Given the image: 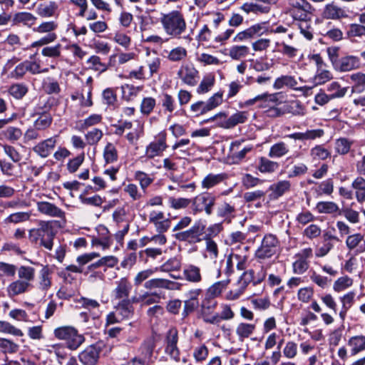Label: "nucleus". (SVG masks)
<instances>
[{
  "mask_svg": "<svg viewBox=\"0 0 365 365\" xmlns=\"http://www.w3.org/2000/svg\"><path fill=\"white\" fill-rule=\"evenodd\" d=\"M289 151L287 145L284 142L280 141L270 147L268 156L272 158H280L286 155Z\"/></svg>",
  "mask_w": 365,
  "mask_h": 365,
  "instance_id": "nucleus-49",
  "label": "nucleus"
},
{
  "mask_svg": "<svg viewBox=\"0 0 365 365\" xmlns=\"http://www.w3.org/2000/svg\"><path fill=\"white\" fill-rule=\"evenodd\" d=\"M58 135H55L38 142L34 148V152L43 158L48 157L57 144Z\"/></svg>",
  "mask_w": 365,
  "mask_h": 365,
  "instance_id": "nucleus-17",
  "label": "nucleus"
},
{
  "mask_svg": "<svg viewBox=\"0 0 365 365\" xmlns=\"http://www.w3.org/2000/svg\"><path fill=\"white\" fill-rule=\"evenodd\" d=\"M123 191L128 195L133 201L140 200L145 194L143 191H140L138 185L134 183L124 185Z\"/></svg>",
  "mask_w": 365,
  "mask_h": 365,
  "instance_id": "nucleus-59",
  "label": "nucleus"
},
{
  "mask_svg": "<svg viewBox=\"0 0 365 365\" xmlns=\"http://www.w3.org/2000/svg\"><path fill=\"white\" fill-rule=\"evenodd\" d=\"M33 288L32 284L16 279L11 282L6 287V293L9 298L29 292Z\"/></svg>",
  "mask_w": 365,
  "mask_h": 365,
  "instance_id": "nucleus-24",
  "label": "nucleus"
},
{
  "mask_svg": "<svg viewBox=\"0 0 365 365\" xmlns=\"http://www.w3.org/2000/svg\"><path fill=\"white\" fill-rule=\"evenodd\" d=\"M185 278L187 281L198 283L202 280L200 269L194 264H187L183 270Z\"/></svg>",
  "mask_w": 365,
  "mask_h": 365,
  "instance_id": "nucleus-42",
  "label": "nucleus"
},
{
  "mask_svg": "<svg viewBox=\"0 0 365 365\" xmlns=\"http://www.w3.org/2000/svg\"><path fill=\"white\" fill-rule=\"evenodd\" d=\"M267 26L266 23L255 24L249 28L237 33L232 39L233 42H243L249 39L259 37L266 34Z\"/></svg>",
  "mask_w": 365,
  "mask_h": 365,
  "instance_id": "nucleus-11",
  "label": "nucleus"
},
{
  "mask_svg": "<svg viewBox=\"0 0 365 365\" xmlns=\"http://www.w3.org/2000/svg\"><path fill=\"white\" fill-rule=\"evenodd\" d=\"M250 113L247 111H237L231 115L224 123L223 127L227 129L232 128L238 124H242L247 121Z\"/></svg>",
  "mask_w": 365,
  "mask_h": 365,
  "instance_id": "nucleus-33",
  "label": "nucleus"
},
{
  "mask_svg": "<svg viewBox=\"0 0 365 365\" xmlns=\"http://www.w3.org/2000/svg\"><path fill=\"white\" fill-rule=\"evenodd\" d=\"M278 246L277 238L272 234L265 235L260 247L255 252V257L259 259H266L276 254Z\"/></svg>",
  "mask_w": 365,
  "mask_h": 365,
  "instance_id": "nucleus-9",
  "label": "nucleus"
},
{
  "mask_svg": "<svg viewBox=\"0 0 365 365\" xmlns=\"http://www.w3.org/2000/svg\"><path fill=\"white\" fill-rule=\"evenodd\" d=\"M315 210L319 214L339 215V207L336 203L332 201L318 202L315 206Z\"/></svg>",
  "mask_w": 365,
  "mask_h": 365,
  "instance_id": "nucleus-39",
  "label": "nucleus"
},
{
  "mask_svg": "<svg viewBox=\"0 0 365 365\" xmlns=\"http://www.w3.org/2000/svg\"><path fill=\"white\" fill-rule=\"evenodd\" d=\"M279 167L278 163L270 160L265 157H261L259 159L257 170L262 173H272Z\"/></svg>",
  "mask_w": 365,
  "mask_h": 365,
  "instance_id": "nucleus-47",
  "label": "nucleus"
},
{
  "mask_svg": "<svg viewBox=\"0 0 365 365\" xmlns=\"http://www.w3.org/2000/svg\"><path fill=\"white\" fill-rule=\"evenodd\" d=\"M314 59L317 66V72L313 78L314 83L316 86L324 84L332 78V74L329 71L324 68L325 64L319 55H315Z\"/></svg>",
  "mask_w": 365,
  "mask_h": 365,
  "instance_id": "nucleus-21",
  "label": "nucleus"
},
{
  "mask_svg": "<svg viewBox=\"0 0 365 365\" xmlns=\"http://www.w3.org/2000/svg\"><path fill=\"white\" fill-rule=\"evenodd\" d=\"M220 308V313H215L213 318L210 320L211 324H219L222 320H231L235 317V313L230 304H222Z\"/></svg>",
  "mask_w": 365,
  "mask_h": 365,
  "instance_id": "nucleus-34",
  "label": "nucleus"
},
{
  "mask_svg": "<svg viewBox=\"0 0 365 365\" xmlns=\"http://www.w3.org/2000/svg\"><path fill=\"white\" fill-rule=\"evenodd\" d=\"M241 145V142L236 140L232 142L230 145V150L232 152V157L238 160H242L246 156V155L250 153L253 147L252 145H247L243 148L242 150L237 151Z\"/></svg>",
  "mask_w": 365,
  "mask_h": 365,
  "instance_id": "nucleus-57",
  "label": "nucleus"
},
{
  "mask_svg": "<svg viewBox=\"0 0 365 365\" xmlns=\"http://www.w3.org/2000/svg\"><path fill=\"white\" fill-rule=\"evenodd\" d=\"M223 101V91L214 93L207 101H198L191 104L190 111L195 116L198 117L212 110L222 104Z\"/></svg>",
  "mask_w": 365,
  "mask_h": 365,
  "instance_id": "nucleus-5",
  "label": "nucleus"
},
{
  "mask_svg": "<svg viewBox=\"0 0 365 365\" xmlns=\"http://www.w3.org/2000/svg\"><path fill=\"white\" fill-rule=\"evenodd\" d=\"M230 282V279L218 281L211 285L207 290V295L215 298L221 294Z\"/></svg>",
  "mask_w": 365,
  "mask_h": 365,
  "instance_id": "nucleus-56",
  "label": "nucleus"
},
{
  "mask_svg": "<svg viewBox=\"0 0 365 365\" xmlns=\"http://www.w3.org/2000/svg\"><path fill=\"white\" fill-rule=\"evenodd\" d=\"M250 53V48L245 45H233L229 48L228 56L233 60L239 61L247 58Z\"/></svg>",
  "mask_w": 365,
  "mask_h": 365,
  "instance_id": "nucleus-40",
  "label": "nucleus"
},
{
  "mask_svg": "<svg viewBox=\"0 0 365 365\" xmlns=\"http://www.w3.org/2000/svg\"><path fill=\"white\" fill-rule=\"evenodd\" d=\"M355 296V292L350 291L339 297L340 302L341 303V309L339 313V316L342 322L344 321L348 311L354 304Z\"/></svg>",
  "mask_w": 365,
  "mask_h": 365,
  "instance_id": "nucleus-36",
  "label": "nucleus"
},
{
  "mask_svg": "<svg viewBox=\"0 0 365 365\" xmlns=\"http://www.w3.org/2000/svg\"><path fill=\"white\" fill-rule=\"evenodd\" d=\"M255 329V324L241 322L237 326L235 332L238 339L241 341H243L245 339L249 338L254 333Z\"/></svg>",
  "mask_w": 365,
  "mask_h": 365,
  "instance_id": "nucleus-41",
  "label": "nucleus"
},
{
  "mask_svg": "<svg viewBox=\"0 0 365 365\" xmlns=\"http://www.w3.org/2000/svg\"><path fill=\"white\" fill-rule=\"evenodd\" d=\"M55 235L56 232L51 223L45 221L41 222L38 228L31 229L29 232V239L32 243L50 251L53 249Z\"/></svg>",
  "mask_w": 365,
  "mask_h": 365,
  "instance_id": "nucleus-2",
  "label": "nucleus"
},
{
  "mask_svg": "<svg viewBox=\"0 0 365 365\" xmlns=\"http://www.w3.org/2000/svg\"><path fill=\"white\" fill-rule=\"evenodd\" d=\"M284 115H291L295 117H303L307 113V107L298 99L285 101L282 106Z\"/></svg>",
  "mask_w": 365,
  "mask_h": 365,
  "instance_id": "nucleus-16",
  "label": "nucleus"
},
{
  "mask_svg": "<svg viewBox=\"0 0 365 365\" xmlns=\"http://www.w3.org/2000/svg\"><path fill=\"white\" fill-rule=\"evenodd\" d=\"M283 94L281 92L269 93L267 92L256 96L253 98L248 99L245 102L240 104V108L250 107L255 104L257 107L266 110L274 105H279L282 103Z\"/></svg>",
  "mask_w": 365,
  "mask_h": 365,
  "instance_id": "nucleus-4",
  "label": "nucleus"
},
{
  "mask_svg": "<svg viewBox=\"0 0 365 365\" xmlns=\"http://www.w3.org/2000/svg\"><path fill=\"white\" fill-rule=\"evenodd\" d=\"M116 287L112 292V299L113 300H125L130 299L128 298L132 289V285L127 278H121L115 282Z\"/></svg>",
  "mask_w": 365,
  "mask_h": 365,
  "instance_id": "nucleus-20",
  "label": "nucleus"
},
{
  "mask_svg": "<svg viewBox=\"0 0 365 365\" xmlns=\"http://www.w3.org/2000/svg\"><path fill=\"white\" fill-rule=\"evenodd\" d=\"M227 178V174L223 173L218 174L209 173L201 182L202 188L206 190L211 189L223 182Z\"/></svg>",
  "mask_w": 365,
  "mask_h": 365,
  "instance_id": "nucleus-35",
  "label": "nucleus"
},
{
  "mask_svg": "<svg viewBox=\"0 0 365 365\" xmlns=\"http://www.w3.org/2000/svg\"><path fill=\"white\" fill-rule=\"evenodd\" d=\"M235 209L234 206L227 202H224L217 207V215L219 217L223 218V221L229 224L235 217Z\"/></svg>",
  "mask_w": 365,
  "mask_h": 365,
  "instance_id": "nucleus-45",
  "label": "nucleus"
},
{
  "mask_svg": "<svg viewBox=\"0 0 365 365\" xmlns=\"http://www.w3.org/2000/svg\"><path fill=\"white\" fill-rule=\"evenodd\" d=\"M274 88L279 90L284 87L290 88L294 91H301L304 94H307L312 89L309 86H298V82L297 79L292 76L283 75L275 79L274 84Z\"/></svg>",
  "mask_w": 365,
  "mask_h": 365,
  "instance_id": "nucleus-14",
  "label": "nucleus"
},
{
  "mask_svg": "<svg viewBox=\"0 0 365 365\" xmlns=\"http://www.w3.org/2000/svg\"><path fill=\"white\" fill-rule=\"evenodd\" d=\"M160 103L165 113L172 114L177 107L175 98L168 93L161 94Z\"/></svg>",
  "mask_w": 365,
  "mask_h": 365,
  "instance_id": "nucleus-51",
  "label": "nucleus"
},
{
  "mask_svg": "<svg viewBox=\"0 0 365 365\" xmlns=\"http://www.w3.org/2000/svg\"><path fill=\"white\" fill-rule=\"evenodd\" d=\"M35 112L38 117L34 120V126L41 131L48 128L53 122L51 114L36 107L35 108Z\"/></svg>",
  "mask_w": 365,
  "mask_h": 365,
  "instance_id": "nucleus-29",
  "label": "nucleus"
},
{
  "mask_svg": "<svg viewBox=\"0 0 365 365\" xmlns=\"http://www.w3.org/2000/svg\"><path fill=\"white\" fill-rule=\"evenodd\" d=\"M160 23L165 33L174 38H182L187 29L185 16L179 10L162 13Z\"/></svg>",
  "mask_w": 365,
  "mask_h": 365,
  "instance_id": "nucleus-1",
  "label": "nucleus"
},
{
  "mask_svg": "<svg viewBox=\"0 0 365 365\" xmlns=\"http://www.w3.org/2000/svg\"><path fill=\"white\" fill-rule=\"evenodd\" d=\"M141 91L139 86H134L130 84H125L121 86L122 98L127 101H133Z\"/></svg>",
  "mask_w": 365,
  "mask_h": 365,
  "instance_id": "nucleus-60",
  "label": "nucleus"
},
{
  "mask_svg": "<svg viewBox=\"0 0 365 365\" xmlns=\"http://www.w3.org/2000/svg\"><path fill=\"white\" fill-rule=\"evenodd\" d=\"M134 178L139 182L140 189L145 193L147 188L153 183L154 178L148 173L138 170L134 173Z\"/></svg>",
  "mask_w": 365,
  "mask_h": 365,
  "instance_id": "nucleus-58",
  "label": "nucleus"
},
{
  "mask_svg": "<svg viewBox=\"0 0 365 365\" xmlns=\"http://www.w3.org/2000/svg\"><path fill=\"white\" fill-rule=\"evenodd\" d=\"M323 17L326 19L338 20L348 17L347 11L336 4L331 3L325 6Z\"/></svg>",
  "mask_w": 365,
  "mask_h": 365,
  "instance_id": "nucleus-25",
  "label": "nucleus"
},
{
  "mask_svg": "<svg viewBox=\"0 0 365 365\" xmlns=\"http://www.w3.org/2000/svg\"><path fill=\"white\" fill-rule=\"evenodd\" d=\"M36 207L37 210L45 215L61 219L65 217V212L51 202L46 201L38 202Z\"/></svg>",
  "mask_w": 365,
  "mask_h": 365,
  "instance_id": "nucleus-23",
  "label": "nucleus"
},
{
  "mask_svg": "<svg viewBox=\"0 0 365 365\" xmlns=\"http://www.w3.org/2000/svg\"><path fill=\"white\" fill-rule=\"evenodd\" d=\"M37 18L33 14L27 11L16 13L12 18L13 25H24L31 27L36 22Z\"/></svg>",
  "mask_w": 365,
  "mask_h": 365,
  "instance_id": "nucleus-31",
  "label": "nucleus"
},
{
  "mask_svg": "<svg viewBox=\"0 0 365 365\" xmlns=\"http://www.w3.org/2000/svg\"><path fill=\"white\" fill-rule=\"evenodd\" d=\"M324 135L323 129L307 130L305 132H296L287 135L286 137L294 140L305 141L320 138Z\"/></svg>",
  "mask_w": 365,
  "mask_h": 365,
  "instance_id": "nucleus-26",
  "label": "nucleus"
},
{
  "mask_svg": "<svg viewBox=\"0 0 365 365\" xmlns=\"http://www.w3.org/2000/svg\"><path fill=\"white\" fill-rule=\"evenodd\" d=\"M361 62L359 57L355 56H346L334 61V67L341 72L350 71L360 67Z\"/></svg>",
  "mask_w": 365,
  "mask_h": 365,
  "instance_id": "nucleus-18",
  "label": "nucleus"
},
{
  "mask_svg": "<svg viewBox=\"0 0 365 365\" xmlns=\"http://www.w3.org/2000/svg\"><path fill=\"white\" fill-rule=\"evenodd\" d=\"M51 272L48 266H44L40 271L39 289L42 291H48L51 286Z\"/></svg>",
  "mask_w": 365,
  "mask_h": 365,
  "instance_id": "nucleus-54",
  "label": "nucleus"
},
{
  "mask_svg": "<svg viewBox=\"0 0 365 365\" xmlns=\"http://www.w3.org/2000/svg\"><path fill=\"white\" fill-rule=\"evenodd\" d=\"M217 305L216 299L206 294L201 302V316L205 323L211 324L210 320L213 318L214 311Z\"/></svg>",
  "mask_w": 365,
  "mask_h": 365,
  "instance_id": "nucleus-22",
  "label": "nucleus"
},
{
  "mask_svg": "<svg viewBox=\"0 0 365 365\" xmlns=\"http://www.w3.org/2000/svg\"><path fill=\"white\" fill-rule=\"evenodd\" d=\"M167 148V133L162 130L155 136L154 140L146 146L145 156L148 159L154 158L160 155Z\"/></svg>",
  "mask_w": 365,
  "mask_h": 365,
  "instance_id": "nucleus-10",
  "label": "nucleus"
},
{
  "mask_svg": "<svg viewBox=\"0 0 365 365\" xmlns=\"http://www.w3.org/2000/svg\"><path fill=\"white\" fill-rule=\"evenodd\" d=\"M187 56L186 48L178 46L168 52L167 58L172 62H179L184 60Z\"/></svg>",
  "mask_w": 365,
  "mask_h": 365,
  "instance_id": "nucleus-62",
  "label": "nucleus"
},
{
  "mask_svg": "<svg viewBox=\"0 0 365 365\" xmlns=\"http://www.w3.org/2000/svg\"><path fill=\"white\" fill-rule=\"evenodd\" d=\"M287 14L293 21L312 16V6L307 0H288Z\"/></svg>",
  "mask_w": 365,
  "mask_h": 365,
  "instance_id": "nucleus-7",
  "label": "nucleus"
},
{
  "mask_svg": "<svg viewBox=\"0 0 365 365\" xmlns=\"http://www.w3.org/2000/svg\"><path fill=\"white\" fill-rule=\"evenodd\" d=\"M103 159L106 164L113 163L118 160V152L115 145L108 142L103 149Z\"/></svg>",
  "mask_w": 365,
  "mask_h": 365,
  "instance_id": "nucleus-48",
  "label": "nucleus"
},
{
  "mask_svg": "<svg viewBox=\"0 0 365 365\" xmlns=\"http://www.w3.org/2000/svg\"><path fill=\"white\" fill-rule=\"evenodd\" d=\"M204 234L205 224L201 221H197L188 230L176 232L175 237L179 241L194 244L204 240Z\"/></svg>",
  "mask_w": 365,
  "mask_h": 365,
  "instance_id": "nucleus-6",
  "label": "nucleus"
},
{
  "mask_svg": "<svg viewBox=\"0 0 365 365\" xmlns=\"http://www.w3.org/2000/svg\"><path fill=\"white\" fill-rule=\"evenodd\" d=\"M133 299L121 300L115 306V312L119 318L123 319L130 318L133 314Z\"/></svg>",
  "mask_w": 365,
  "mask_h": 365,
  "instance_id": "nucleus-32",
  "label": "nucleus"
},
{
  "mask_svg": "<svg viewBox=\"0 0 365 365\" xmlns=\"http://www.w3.org/2000/svg\"><path fill=\"white\" fill-rule=\"evenodd\" d=\"M101 343H96L87 346L78 354V359L83 365H96L102 351Z\"/></svg>",
  "mask_w": 365,
  "mask_h": 365,
  "instance_id": "nucleus-13",
  "label": "nucleus"
},
{
  "mask_svg": "<svg viewBox=\"0 0 365 365\" xmlns=\"http://www.w3.org/2000/svg\"><path fill=\"white\" fill-rule=\"evenodd\" d=\"M312 16H309L302 20L293 21L294 26H297L300 34L307 40L311 41L314 37V28L312 26Z\"/></svg>",
  "mask_w": 365,
  "mask_h": 365,
  "instance_id": "nucleus-27",
  "label": "nucleus"
},
{
  "mask_svg": "<svg viewBox=\"0 0 365 365\" xmlns=\"http://www.w3.org/2000/svg\"><path fill=\"white\" fill-rule=\"evenodd\" d=\"M327 91L329 93L330 96L334 99L344 97L347 91V88H341L338 82L333 81L327 86Z\"/></svg>",
  "mask_w": 365,
  "mask_h": 365,
  "instance_id": "nucleus-61",
  "label": "nucleus"
},
{
  "mask_svg": "<svg viewBox=\"0 0 365 365\" xmlns=\"http://www.w3.org/2000/svg\"><path fill=\"white\" fill-rule=\"evenodd\" d=\"M178 75L184 83L190 86H195L199 78V72L192 65L182 66Z\"/></svg>",
  "mask_w": 365,
  "mask_h": 365,
  "instance_id": "nucleus-19",
  "label": "nucleus"
},
{
  "mask_svg": "<svg viewBox=\"0 0 365 365\" xmlns=\"http://www.w3.org/2000/svg\"><path fill=\"white\" fill-rule=\"evenodd\" d=\"M118 262V259L115 256L110 255V256L103 257L101 259H99L98 261L90 264L88 266L86 271L84 272V274H88L89 272H93L101 267L113 268L115 265H117Z\"/></svg>",
  "mask_w": 365,
  "mask_h": 365,
  "instance_id": "nucleus-30",
  "label": "nucleus"
},
{
  "mask_svg": "<svg viewBox=\"0 0 365 365\" xmlns=\"http://www.w3.org/2000/svg\"><path fill=\"white\" fill-rule=\"evenodd\" d=\"M165 353L176 362L180 361V352L178 347V331L176 328L170 329L165 336Z\"/></svg>",
  "mask_w": 365,
  "mask_h": 365,
  "instance_id": "nucleus-12",
  "label": "nucleus"
},
{
  "mask_svg": "<svg viewBox=\"0 0 365 365\" xmlns=\"http://www.w3.org/2000/svg\"><path fill=\"white\" fill-rule=\"evenodd\" d=\"M310 155L313 160H324L330 157L331 153L322 145H317L310 150Z\"/></svg>",
  "mask_w": 365,
  "mask_h": 365,
  "instance_id": "nucleus-63",
  "label": "nucleus"
},
{
  "mask_svg": "<svg viewBox=\"0 0 365 365\" xmlns=\"http://www.w3.org/2000/svg\"><path fill=\"white\" fill-rule=\"evenodd\" d=\"M216 197L211 192H203L192 200V208L195 213L205 211L208 215L213 211Z\"/></svg>",
  "mask_w": 365,
  "mask_h": 365,
  "instance_id": "nucleus-8",
  "label": "nucleus"
},
{
  "mask_svg": "<svg viewBox=\"0 0 365 365\" xmlns=\"http://www.w3.org/2000/svg\"><path fill=\"white\" fill-rule=\"evenodd\" d=\"M53 334L56 339L65 341L67 348L71 350L77 349L85 341L84 336L71 326L56 328Z\"/></svg>",
  "mask_w": 365,
  "mask_h": 365,
  "instance_id": "nucleus-3",
  "label": "nucleus"
},
{
  "mask_svg": "<svg viewBox=\"0 0 365 365\" xmlns=\"http://www.w3.org/2000/svg\"><path fill=\"white\" fill-rule=\"evenodd\" d=\"M348 345L351 347V355L355 356L365 350V336L358 335L349 339Z\"/></svg>",
  "mask_w": 365,
  "mask_h": 365,
  "instance_id": "nucleus-44",
  "label": "nucleus"
},
{
  "mask_svg": "<svg viewBox=\"0 0 365 365\" xmlns=\"http://www.w3.org/2000/svg\"><path fill=\"white\" fill-rule=\"evenodd\" d=\"M58 5L56 1L41 4L36 9L37 14L42 18H50L56 16Z\"/></svg>",
  "mask_w": 365,
  "mask_h": 365,
  "instance_id": "nucleus-38",
  "label": "nucleus"
},
{
  "mask_svg": "<svg viewBox=\"0 0 365 365\" xmlns=\"http://www.w3.org/2000/svg\"><path fill=\"white\" fill-rule=\"evenodd\" d=\"M354 141L347 138H339L335 140L334 150L335 152L341 155L348 154L351 150Z\"/></svg>",
  "mask_w": 365,
  "mask_h": 365,
  "instance_id": "nucleus-46",
  "label": "nucleus"
},
{
  "mask_svg": "<svg viewBox=\"0 0 365 365\" xmlns=\"http://www.w3.org/2000/svg\"><path fill=\"white\" fill-rule=\"evenodd\" d=\"M160 299V294L153 292V293H145L143 295L139 296L138 297H133V302L135 303H140L141 306H148L153 304L158 303Z\"/></svg>",
  "mask_w": 365,
  "mask_h": 365,
  "instance_id": "nucleus-50",
  "label": "nucleus"
},
{
  "mask_svg": "<svg viewBox=\"0 0 365 365\" xmlns=\"http://www.w3.org/2000/svg\"><path fill=\"white\" fill-rule=\"evenodd\" d=\"M19 279L32 284L35 279V269L32 267L22 265L18 269Z\"/></svg>",
  "mask_w": 365,
  "mask_h": 365,
  "instance_id": "nucleus-55",
  "label": "nucleus"
},
{
  "mask_svg": "<svg viewBox=\"0 0 365 365\" xmlns=\"http://www.w3.org/2000/svg\"><path fill=\"white\" fill-rule=\"evenodd\" d=\"M63 46L61 43L47 46L42 48L41 55L51 58H58L61 56Z\"/></svg>",
  "mask_w": 365,
  "mask_h": 365,
  "instance_id": "nucleus-64",
  "label": "nucleus"
},
{
  "mask_svg": "<svg viewBox=\"0 0 365 365\" xmlns=\"http://www.w3.org/2000/svg\"><path fill=\"white\" fill-rule=\"evenodd\" d=\"M97 237H93L91 243L93 246H99L103 250L109 249L113 243V235L108 228L104 225H99L96 227Z\"/></svg>",
  "mask_w": 365,
  "mask_h": 365,
  "instance_id": "nucleus-15",
  "label": "nucleus"
},
{
  "mask_svg": "<svg viewBox=\"0 0 365 365\" xmlns=\"http://www.w3.org/2000/svg\"><path fill=\"white\" fill-rule=\"evenodd\" d=\"M30 217L31 213L29 212H16L10 214L8 217L4 218L3 223L6 225L11 224L16 225L29 220Z\"/></svg>",
  "mask_w": 365,
  "mask_h": 365,
  "instance_id": "nucleus-43",
  "label": "nucleus"
},
{
  "mask_svg": "<svg viewBox=\"0 0 365 365\" xmlns=\"http://www.w3.org/2000/svg\"><path fill=\"white\" fill-rule=\"evenodd\" d=\"M86 65L88 69L101 73L108 69L106 63L101 61L99 56L93 55L87 61Z\"/></svg>",
  "mask_w": 365,
  "mask_h": 365,
  "instance_id": "nucleus-53",
  "label": "nucleus"
},
{
  "mask_svg": "<svg viewBox=\"0 0 365 365\" xmlns=\"http://www.w3.org/2000/svg\"><path fill=\"white\" fill-rule=\"evenodd\" d=\"M148 58L145 61V63L149 68L148 78H151L154 74L159 72L161 66V58L157 56H150V52H147Z\"/></svg>",
  "mask_w": 365,
  "mask_h": 365,
  "instance_id": "nucleus-52",
  "label": "nucleus"
},
{
  "mask_svg": "<svg viewBox=\"0 0 365 365\" xmlns=\"http://www.w3.org/2000/svg\"><path fill=\"white\" fill-rule=\"evenodd\" d=\"M178 284L175 282L163 278H153L146 281L144 287L147 289H164L173 290L177 288Z\"/></svg>",
  "mask_w": 365,
  "mask_h": 365,
  "instance_id": "nucleus-28",
  "label": "nucleus"
},
{
  "mask_svg": "<svg viewBox=\"0 0 365 365\" xmlns=\"http://www.w3.org/2000/svg\"><path fill=\"white\" fill-rule=\"evenodd\" d=\"M291 188V182L289 180H280L269 186L271 191V197L272 199H278L286 192H289Z\"/></svg>",
  "mask_w": 365,
  "mask_h": 365,
  "instance_id": "nucleus-37",
  "label": "nucleus"
}]
</instances>
